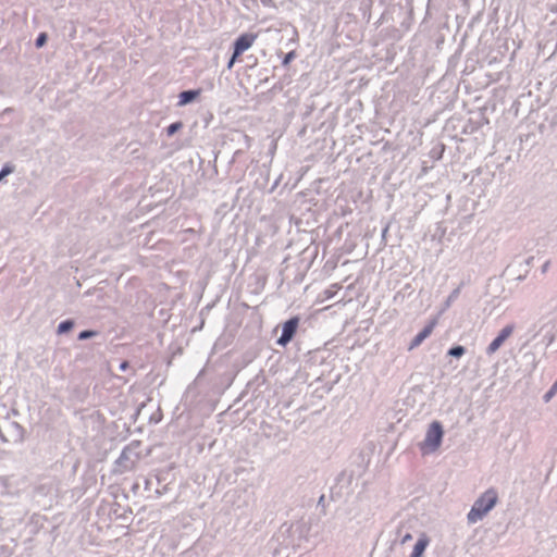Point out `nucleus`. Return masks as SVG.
<instances>
[{"label": "nucleus", "mask_w": 557, "mask_h": 557, "mask_svg": "<svg viewBox=\"0 0 557 557\" xmlns=\"http://www.w3.org/2000/svg\"><path fill=\"white\" fill-rule=\"evenodd\" d=\"M436 324L435 320H432L429 324H426L410 342L408 349L412 350L417 347H419L424 339H426L431 333L433 332V329Z\"/></svg>", "instance_id": "1a4fd4ad"}, {"label": "nucleus", "mask_w": 557, "mask_h": 557, "mask_svg": "<svg viewBox=\"0 0 557 557\" xmlns=\"http://www.w3.org/2000/svg\"><path fill=\"white\" fill-rule=\"evenodd\" d=\"M539 330L534 334V338L542 336V342L549 346L555 339V326L556 322L554 319L543 318L539 321Z\"/></svg>", "instance_id": "423d86ee"}, {"label": "nucleus", "mask_w": 557, "mask_h": 557, "mask_svg": "<svg viewBox=\"0 0 557 557\" xmlns=\"http://www.w3.org/2000/svg\"><path fill=\"white\" fill-rule=\"evenodd\" d=\"M184 126L183 122L182 121H176L172 124H170L166 128H165V132H166V135L168 136H173L175 133H177L182 127Z\"/></svg>", "instance_id": "2eb2a0df"}, {"label": "nucleus", "mask_w": 557, "mask_h": 557, "mask_svg": "<svg viewBox=\"0 0 557 557\" xmlns=\"http://www.w3.org/2000/svg\"><path fill=\"white\" fill-rule=\"evenodd\" d=\"M387 231H388V227L386 226V227L383 230V232H382V236H383V237L386 235Z\"/></svg>", "instance_id": "cd10ccee"}, {"label": "nucleus", "mask_w": 557, "mask_h": 557, "mask_svg": "<svg viewBox=\"0 0 557 557\" xmlns=\"http://www.w3.org/2000/svg\"><path fill=\"white\" fill-rule=\"evenodd\" d=\"M97 335V332L94 331V330H84L82 331L79 334H78V339L79 341H85V339H89V338H92Z\"/></svg>", "instance_id": "dca6fc26"}, {"label": "nucleus", "mask_w": 557, "mask_h": 557, "mask_svg": "<svg viewBox=\"0 0 557 557\" xmlns=\"http://www.w3.org/2000/svg\"><path fill=\"white\" fill-rule=\"evenodd\" d=\"M74 325H75L74 320L66 319L59 323L57 332H58V334H66L73 330Z\"/></svg>", "instance_id": "f8f14e48"}, {"label": "nucleus", "mask_w": 557, "mask_h": 557, "mask_svg": "<svg viewBox=\"0 0 557 557\" xmlns=\"http://www.w3.org/2000/svg\"><path fill=\"white\" fill-rule=\"evenodd\" d=\"M530 137H531V135H530V134H527V135H524V136H522V135H521V136L519 137L520 143L522 144L524 139H525V140H528Z\"/></svg>", "instance_id": "a878e982"}, {"label": "nucleus", "mask_w": 557, "mask_h": 557, "mask_svg": "<svg viewBox=\"0 0 557 557\" xmlns=\"http://www.w3.org/2000/svg\"><path fill=\"white\" fill-rule=\"evenodd\" d=\"M498 494L493 487L486 490L473 503L470 511L467 515L469 524L476 523L482 520L497 504Z\"/></svg>", "instance_id": "f03ea898"}, {"label": "nucleus", "mask_w": 557, "mask_h": 557, "mask_svg": "<svg viewBox=\"0 0 557 557\" xmlns=\"http://www.w3.org/2000/svg\"><path fill=\"white\" fill-rule=\"evenodd\" d=\"M129 367L128 361H122L120 363V370L125 371Z\"/></svg>", "instance_id": "5701e85b"}, {"label": "nucleus", "mask_w": 557, "mask_h": 557, "mask_svg": "<svg viewBox=\"0 0 557 557\" xmlns=\"http://www.w3.org/2000/svg\"><path fill=\"white\" fill-rule=\"evenodd\" d=\"M300 534L299 525L283 523L278 532L271 540L273 554L278 557H288L289 553L286 550L299 546Z\"/></svg>", "instance_id": "f257e3e1"}, {"label": "nucleus", "mask_w": 557, "mask_h": 557, "mask_svg": "<svg viewBox=\"0 0 557 557\" xmlns=\"http://www.w3.org/2000/svg\"><path fill=\"white\" fill-rule=\"evenodd\" d=\"M533 260H534V257H529L528 259H525V260H524L525 265H527V267H530V265H531V263L533 262Z\"/></svg>", "instance_id": "393cba45"}, {"label": "nucleus", "mask_w": 557, "mask_h": 557, "mask_svg": "<svg viewBox=\"0 0 557 557\" xmlns=\"http://www.w3.org/2000/svg\"><path fill=\"white\" fill-rule=\"evenodd\" d=\"M299 322L300 318L295 315L283 323L281 336L276 339V344L278 346L285 347L288 343L293 341L294 336L297 333Z\"/></svg>", "instance_id": "39448f33"}, {"label": "nucleus", "mask_w": 557, "mask_h": 557, "mask_svg": "<svg viewBox=\"0 0 557 557\" xmlns=\"http://www.w3.org/2000/svg\"><path fill=\"white\" fill-rule=\"evenodd\" d=\"M48 40V34L47 33H40L37 35V48H41L46 45Z\"/></svg>", "instance_id": "f3484780"}, {"label": "nucleus", "mask_w": 557, "mask_h": 557, "mask_svg": "<svg viewBox=\"0 0 557 557\" xmlns=\"http://www.w3.org/2000/svg\"><path fill=\"white\" fill-rule=\"evenodd\" d=\"M239 57H240V54L239 53H235V51L233 50V53H232V55H231V58H230V60L227 62V69L228 70H231L234 66L235 62L237 61V59Z\"/></svg>", "instance_id": "aec40b11"}, {"label": "nucleus", "mask_w": 557, "mask_h": 557, "mask_svg": "<svg viewBox=\"0 0 557 557\" xmlns=\"http://www.w3.org/2000/svg\"><path fill=\"white\" fill-rule=\"evenodd\" d=\"M524 277H525V275H518V276H517V280H518V281H522V280H524Z\"/></svg>", "instance_id": "c85d7f7f"}, {"label": "nucleus", "mask_w": 557, "mask_h": 557, "mask_svg": "<svg viewBox=\"0 0 557 557\" xmlns=\"http://www.w3.org/2000/svg\"><path fill=\"white\" fill-rule=\"evenodd\" d=\"M459 288L454 289L445 301V307L448 308L450 304L458 297Z\"/></svg>", "instance_id": "a211bd4d"}, {"label": "nucleus", "mask_w": 557, "mask_h": 557, "mask_svg": "<svg viewBox=\"0 0 557 557\" xmlns=\"http://www.w3.org/2000/svg\"><path fill=\"white\" fill-rule=\"evenodd\" d=\"M140 446V441H132L128 445H126L122 449L120 457L114 462L113 473L123 474L134 470L141 458L139 451Z\"/></svg>", "instance_id": "7ed1b4c3"}, {"label": "nucleus", "mask_w": 557, "mask_h": 557, "mask_svg": "<svg viewBox=\"0 0 557 557\" xmlns=\"http://www.w3.org/2000/svg\"><path fill=\"white\" fill-rule=\"evenodd\" d=\"M549 264H550V263H549V261H546V262L542 265V269H541L542 273H546V272L548 271V269H549Z\"/></svg>", "instance_id": "b1692460"}, {"label": "nucleus", "mask_w": 557, "mask_h": 557, "mask_svg": "<svg viewBox=\"0 0 557 557\" xmlns=\"http://www.w3.org/2000/svg\"><path fill=\"white\" fill-rule=\"evenodd\" d=\"M428 545H429V539L426 536H422V537L418 539V541L416 542V544L413 546L410 557H422Z\"/></svg>", "instance_id": "9b49d317"}, {"label": "nucleus", "mask_w": 557, "mask_h": 557, "mask_svg": "<svg viewBox=\"0 0 557 557\" xmlns=\"http://www.w3.org/2000/svg\"><path fill=\"white\" fill-rule=\"evenodd\" d=\"M513 329L515 326L512 324H508L505 327H503L497 334V336L487 346L486 354L490 356L495 354L504 344V342L512 334Z\"/></svg>", "instance_id": "0eeeda50"}, {"label": "nucleus", "mask_w": 557, "mask_h": 557, "mask_svg": "<svg viewBox=\"0 0 557 557\" xmlns=\"http://www.w3.org/2000/svg\"><path fill=\"white\" fill-rule=\"evenodd\" d=\"M12 172V169L10 166H4L1 172H0V181L7 176L8 174H10Z\"/></svg>", "instance_id": "412c9836"}, {"label": "nucleus", "mask_w": 557, "mask_h": 557, "mask_svg": "<svg viewBox=\"0 0 557 557\" xmlns=\"http://www.w3.org/2000/svg\"><path fill=\"white\" fill-rule=\"evenodd\" d=\"M323 498H324V496L322 495V496L320 497V499H319V503H323Z\"/></svg>", "instance_id": "7c9ffc66"}, {"label": "nucleus", "mask_w": 557, "mask_h": 557, "mask_svg": "<svg viewBox=\"0 0 557 557\" xmlns=\"http://www.w3.org/2000/svg\"><path fill=\"white\" fill-rule=\"evenodd\" d=\"M557 394V380L550 386V388L543 395V401L545 404L549 403L554 396Z\"/></svg>", "instance_id": "4468645a"}, {"label": "nucleus", "mask_w": 557, "mask_h": 557, "mask_svg": "<svg viewBox=\"0 0 557 557\" xmlns=\"http://www.w3.org/2000/svg\"><path fill=\"white\" fill-rule=\"evenodd\" d=\"M294 59H295V52L294 51L287 52L282 60V65H284V66L288 65Z\"/></svg>", "instance_id": "6ab92c4d"}, {"label": "nucleus", "mask_w": 557, "mask_h": 557, "mask_svg": "<svg viewBox=\"0 0 557 557\" xmlns=\"http://www.w3.org/2000/svg\"><path fill=\"white\" fill-rule=\"evenodd\" d=\"M138 487H139V484H138V483H135V484L133 485V491H136Z\"/></svg>", "instance_id": "c756f323"}, {"label": "nucleus", "mask_w": 557, "mask_h": 557, "mask_svg": "<svg viewBox=\"0 0 557 557\" xmlns=\"http://www.w3.org/2000/svg\"><path fill=\"white\" fill-rule=\"evenodd\" d=\"M465 354L466 348L462 345H454L447 351V355L454 358H461Z\"/></svg>", "instance_id": "ddd939ff"}, {"label": "nucleus", "mask_w": 557, "mask_h": 557, "mask_svg": "<svg viewBox=\"0 0 557 557\" xmlns=\"http://www.w3.org/2000/svg\"><path fill=\"white\" fill-rule=\"evenodd\" d=\"M200 89H186L181 91L177 104L183 107L194 102L200 96Z\"/></svg>", "instance_id": "9d476101"}, {"label": "nucleus", "mask_w": 557, "mask_h": 557, "mask_svg": "<svg viewBox=\"0 0 557 557\" xmlns=\"http://www.w3.org/2000/svg\"><path fill=\"white\" fill-rule=\"evenodd\" d=\"M258 35L252 33L240 34L233 42V50L242 55L253 45Z\"/></svg>", "instance_id": "6e6552de"}, {"label": "nucleus", "mask_w": 557, "mask_h": 557, "mask_svg": "<svg viewBox=\"0 0 557 557\" xmlns=\"http://www.w3.org/2000/svg\"><path fill=\"white\" fill-rule=\"evenodd\" d=\"M444 429L440 421L434 420L429 424L424 440L419 443L422 455L435 453L442 445Z\"/></svg>", "instance_id": "20e7f679"}, {"label": "nucleus", "mask_w": 557, "mask_h": 557, "mask_svg": "<svg viewBox=\"0 0 557 557\" xmlns=\"http://www.w3.org/2000/svg\"><path fill=\"white\" fill-rule=\"evenodd\" d=\"M151 483H152V482H151V479H149V478H145L144 485H145V490H146V491H149V490H150V487H151Z\"/></svg>", "instance_id": "4be33fe9"}, {"label": "nucleus", "mask_w": 557, "mask_h": 557, "mask_svg": "<svg viewBox=\"0 0 557 557\" xmlns=\"http://www.w3.org/2000/svg\"><path fill=\"white\" fill-rule=\"evenodd\" d=\"M272 0H261L262 4L269 5Z\"/></svg>", "instance_id": "bb28decb"}]
</instances>
